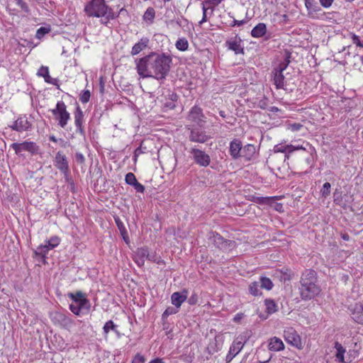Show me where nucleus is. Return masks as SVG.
<instances>
[{"mask_svg": "<svg viewBox=\"0 0 363 363\" xmlns=\"http://www.w3.org/2000/svg\"><path fill=\"white\" fill-rule=\"evenodd\" d=\"M224 342V337L222 335H217L211 340L206 348L209 354H213L216 352L221 350Z\"/></svg>", "mask_w": 363, "mask_h": 363, "instance_id": "obj_16", "label": "nucleus"}, {"mask_svg": "<svg viewBox=\"0 0 363 363\" xmlns=\"http://www.w3.org/2000/svg\"><path fill=\"white\" fill-rule=\"evenodd\" d=\"M155 17V9L152 7H148L143 15V20L151 24L152 23Z\"/></svg>", "mask_w": 363, "mask_h": 363, "instance_id": "obj_34", "label": "nucleus"}, {"mask_svg": "<svg viewBox=\"0 0 363 363\" xmlns=\"http://www.w3.org/2000/svg\"><path fill=\"white\" fill-rule=\"evenodd\" d=\"M150 363H164L162 359L156 358L150 362Z\"/></svg>", "mask_w": 363, "mask_h": 363, "instance_id": "obj_61", "label": "nucleus"}, {"mask_svg": "<svg viewBox=\"0 0 363 363\" xmlns=\"http://www.w3.org/2000/svg\"><path fill=\"white\" fill-rule=\"evenodd\" d=\"M189 153L191 155L194 161L199 166L206 167L210 164V156L204 151L194 147L191 148Z\"/></svg>", "mask_w": 363, "mask_h": 363, "instance_id": "obj_8", "label": "nucleus"}, {"mask_svg": "<svg viewBox=\"0 0 363 363\" xmlns=\"http://www.w3.org/2000/svg\"><path fill=\"white\" fill-rule=\"evenodd\" d=\"M11 147L16 155H21L22 152L26 151L33 155H37L40 150L39 146L32 141H24L20 143H14L11 145Z\"/></svg>", "mask_w": 363, "mask_h": 363, "instance_id": "obj_7", "label": "nucleus"}, {"mask_svg": "<svg viewBox=\"0 0 363 363\" xmlns=\"http://www.w3.org/2000/svg\"><path fill=\"white\" fill-rule=\"evenodd\" d=\"M243 317H244L243 313H237L235 315V317L233 318V320L235 322H238H238H240L243 318Z\"/></svg>", "mask_w": 363, "mask_h": 363, "instance_id": "obj_59", "label": "nucleus"}, {"mask_svg": "<svg viewBox=\"0 0 363 363\" xmlns=\"http://www.w3.org/2000/svg\"><path fill=\"white\" fill-rule=\"evenodd\" d=\"M75 158L77 162L83 163L85 160L84 156L81 152H77L75 154Z\"/></svg>", "mask_w": 363, "mask_h": 363, "instance_id": "obj_54", "label": "nucleus"}, {"mask_svg": "<svg viewBox=\"0 0 363 363\" xmlns=\"http://www.w3.org/2000/svg\"><path fill=\"white\" fill-rule=\"evenodd\" d=\"M268 348L273 352H279L284 349V345L280 338L273 337L269 340Z\"/></svg>", "mask_w": 363, "mask_h": 363, "instance_id": "obj_25", "label": "nucleus"}, {"mask_svg": "<svg viewBox=\"0 0 363 363\" xmlns=\"http://www.w3.org/2000/svg\"><path fill=\"white\" fill-rule=\"evenodd\" d=\"M54 165L62 174L67 177L69 172V163L65 155L59 151L56 153L54 159Z\"/></svg>", "mask_w": 363, "mask_h": 363, "instance_id": "obj_10", "label": "nucleus"}, {"mask_svg": "<svg viewBox=\"0 0 363 363\" xmlns=\"http://www.w3.org/2000/svg\"><path fill=\"white\" fill-rule=\"evenodd\" d=\"M305 6L308 11V15L311 18H317L318 13L322 11L315 0H305Z\"/></svg>", "mask_w": 363, "mask_h": 363, "instance_id": "obj_20", "label": "nucleus"}, {"mask_svg": "<svg viewBox=\"0 0 363 363\" xmlns=\"http://www.w3.org/2000/svg\"><path fill=\"white\" fill-rule=\"evenodd\" d=\"M149 43V39L147 38H143L136 43L132 48L131 55H136L143 51L147 46Z\"/></svg>", "mask_w": 363, "mask_h": 363, "instance_id": "obj_27", "label": "nucleus"}, {"mask_svg": "<svg viewBox=\"0 0 363 363\" xmlns=\"http://www.w3.org/2000/svg\"><path fill=\"white\" fill-rule=\"evenodd\" d=\"M16 2V4L18 5L22 11H23L25 13H28L29 9L27 4L23 1V0H14Z\"/></svg>", "mask_w": 363, "mask_h": 363, "instance_id": "obj_49", "label": "nucleus"}, {"mask_svg": "<svg viewBox=\"0 0 363 363\" xmlns=\"http://www.w3.org/2000/svg\"><path fill=\"white\" fill-rule=\"evenodd\" d=\"M203 114L202 109L197 106H194L192 107L189 111L188 119L198 125H200L203 121Z\"/></svg>", "mask_w": 363, "mask_h": 363, "instance_id": "obj_21", "label": "nucleus"}, {"mask_svg": "<svg viewBox=\"0 0 363 363\" xmlns=\"http://www.w3.org/2000/svg\"><path fill=\"white\" fill-rule=\"evenodd\" d=\"M267 33V26L264 23H259L251 30V35L255 38L263 37Z\"/></svg>", "mask_w": 363, "mask_h": 363, "instance_id": "obj_28", "label": "nucleus"}, {"mask_svg": "<svg viewBox=\"0 0 363 363\" xmlns=\"http://www.w3.org/2000/svg\"><path fill=\"white\" fill-rule=\"evenodd\" d=\"M300 283V294L303 300L313 299L321 291L320 287L317 284V276L314 270H307L303 273Z\"/></svg>", "mask_w": 363, "mask_h": 363, "instance_id": "obj_3", "label": "nucleus"}, {"mask_svg": "<svg viewBox=\"0 0 363 363\" xmlns=\"http://www.w3.org/2000/svg\"><path fill=\"white\" fill-rule=\"evenodd\" d=\"M209 138L204 131L200 130L193 129L189 135V140L194 143H203Z\"/></svg>", "mask_w": 363, "mask_h": 363, "instance_id": "obj_23", "label": "nucleus"}, {"mask_svg": "<svg viewBox=\"0 0 363 363\" xmlns=\"http://www.w3.org/2000/svg\"><path fill=\"white\" fill-rule=\"evenodd\" d=\"M189 292L184 289L182 291L174 292L171 296L172 303L177 308H179L182 304L186 301L188 298Z\"/></svg>", "mask_w": 363, "mask_h": 363, "instance_id": "obj_18", "label": "nucleus"}, {"mask_svg": "<svg viewBox=\"0 0 363 363\" xmlns=\"http://www.w3.org/2000/svg\"><path fill=\"white\" fill-rule=\"evenodd\" d=\"M32 126V121L26 116L18 117L10 127L17 132H23L29 130Z\"/></svg>", "mask_w": 363, "mask_h": 363, "instance_id": "obj_15", "label": "nucleus"}, {"mask_svg": "<svg viewBox=\"0 0 363 363\" xmlns=\"http://www.w3.org/2000/svg\"><path fill=\"white\" fill-rule=\"evenodd\" d=\"M261 286L259 282L254 281L249 286V291L252 296H260L262 292L260 291Z\"/></svg>", "mask_w": 363, "mask_h": 363, "instance_id": "obj_37", "label": "nucleus"}, {"mask_svg": "<svg viewBox=\"0 0 363 363\" xmlns=\"http://www.w3.org/2000/svg\"><path fill=\"white\" fill-rule=\"evenodd\" d=\"M132 186L134 187L135 190L137 192L143 193L145 191L144 186L142 184L139 183L138 180L134 183V184L132 185Z\"/></svg>", "mask_w": 363, "mask_h": 363, "instance_id": "obj_50", "label": "nucleus"}, {"mask_svg": "<svg viewBox=\"0 0 363 363\" xmlns=\"http://www.w3.org/2000/svg\"><path fill=\"white\" fill-rule=\"evenodd\" d=\"M303 125L301 123H291L289 125V129L293 132L298 131L301 129Z\"/></svg>", "mask_w": 363, "mask_h": 363, "instance_id": "obj_51", "label": "nucleus"}, {"mask_svg": "<svg viewBox=\"0 0 363 363\" xmlns=\"http://www.w3.org/2000/svg\"><path fill=\"white\" fill-rule=\"evenodd\" d=\"M138 74L143 78L166 79L172 59L165 53L151 52L135 61Z\"/></svg>", "mask_w": 363, "mask_h": 363, "instance_id": "obj_1", "label": "nucleus"}, {"mask_svg": "<svg viewBox=\"0 0 363 363\" xmlns=\"http://www.w3.org/2000/svg\"><path fill=\"white\" fill-rule=\"evenodd\" d=\"M52 249H50L49 244H48L46 242L45 244L39 245L36 250L35 251V254L37 256H40L43 258H45L48 252L51 250Z\"/></svg>", "mask_w": 363, "mask_h": 363, "instance_id": "obj_32", "label": "nucleus"}, {"mask_svg": "<svg viewBox=\"0 0 363 363\" xmlns=\"http://www.w3.org/2000/svg\"><path fill=\"white\" fill-rule=\"evenodd\" d=\"M284 337L286 342L291 345L301 348L302 346L300 336L293 328H287L284 331Z\"/></svg>", "mask_w": 363, "mask_h": 363, "instance_id": "obj_11", "label": "nucleus"}, {"mask_svg": "<svg viewBox=\"0 0 363 363\" xmlns=\"http://www.w3.org/2000/svg\"><path fill=\"white\" fill-rule=\"evenodd\" d=\"M319 1H320V4L324 8H329L333 2V0H319Z\"/></svg>", "mask_w": 363, "mask_h": 363, "instance_id": "obj_55", "label": "nucleus"}, {"mask_svg": "<svg viewBox=\"0 0 363 363\" xmlns=\"http://www.w3.org/2000/svg\"><path fill=\"white\" fill-rule=\"evenodd\" d=\"M145 362V357L143 355L138 354L134 357L132 363H144Z\"/></svg>", "mask_w": 363, "mask_h": 363, "instance_id": "obj_52", "label": "nucleus"}, {"mask_svg": "<svg viewBox=\"0 0 363 363\" xmlns=\"http://www.w3.org/2000/svg\"><path fill=\"white\" fill-rule=\"evenodd\" d=\"M37 75L43 77L45 82L48 84H50L52 85L57 84V79L52 78L50 76L49 68L47 66H41L40 69L38 70Z\"/></svg>", "mask_w": 363, "mask_h": 363, "instance_id": "obj_24", "label": "nucleus"}, {"mask_svg": "<svg viewBox=\"0 0 363 363\" xmlns=\"http://www.w3.org/2000/svg\"><path fill=\"white\" fill-rule=\"evenodd\" d=\"M45 242L49 244L50 249H54L60 245V239L57 236H53Z\"/></svg>", "mask_w": 363, "mask_h": 363, "instance_id": "obj_43", "label": "nucleus"}, {"mask_svg": "<svg viewBox=\"0 0 363 363\" xmlns=\"http://www.w3.org/2000/svg\"><path fill=\"white\" fill-rule=\"evenodd\" d=\"M256 153V147L254 145L247 144L242 147L240 158L245 162H250L255 158Z\"/></svg>", "mask_w": 363, "mask_h": 363, "instance_id": "obj_17", "label": "nucleus"}, {"mask_svg": "<svg viewBox=\"0 0 363 363\" xmlns=\"http://www.w3.org/2000/svg\"><path fill=\"white\" fill-rule=\"evenodd\" d=\"M84 119V113L80 107L78 106L74 112V124L77 128V130L81 133H84L82 123Z\"/></svg>", "mask_w": 363, "mask_h": 363, "instance_id": "obj_26", "label": "nucleus"}, {"mask_svg": "<svg viewBox=\"0 0 363 363\" xmlns=\"http://www.w3.org/2000/svg\"><path fill=\"white\" fill-rule=\"evenodd\" d=\"M49 140L52 142H54V143H57V139L56 138V137L55 135H50L49 137Z\"/></svg>", "mask_w": 363, "mask_h": 363, "instance_id": "obj_62", "label": "nucleus"}, {"mask_svg": "<svg viewBox=\"0 0 363 363\" xmlns=\"http://www.w3.org/2000/svg\"><path fill=\"white\" fill-rule=\"evenodd\" d=\"M291 147H292V148H291V153L295 150H306V147H304L303 145H291Z\"/></svg>", "mask_w": 363, "mask_h": 363, "instance_id": "obj_56", "label": "nucleus"}, {"mask_svg": "<svg viewBox=\"0 0 363 363\" xmlns=\"http://www.w3.org/2000/svg\"><path fill=\"white\" fill-rule=\"evenodd\" d=\"M90 308L91 303L87 298L74 300L69 306V310L76 315H81L82 313L88 312Z\"/></svg>", "mask_w": 363, "mask_h": 363, "instance_id": "obj_9", "label": "nucleus"}, {"mask_svg": "<svg viewBox=\"0 0 363 363\" xmlns=\"http://www.w3.org/2000/svg\"><path fill=\"white\" fill-rule=\"evenodd\" d=\"M125 181L126 184L132 186L137 181V179H136L135 176L134 175V174L129 172L125 175Z\"/></svg>", "mask_w": 363, "mask_h": 363, "instance_id": "obj_46", "label": "nucleus"}, {"mask_svg": "<svg viewBox=\"0 0 363 363\" xmlns=\"http://www.w3.org/2000/svg\"><path fill=\"white\" fill-rule=\"evenodd\" d=\"M226 48L235 52V55L244 54V47L242 40L238 36H235L225 41Z\"/></svg>", "mask_w": 363, "mask_h": 363, "instance_id": "obj_14", "label": "nucleus"}, {"mask_svg": "<svg viewBox=\"0 0 363 363\" xmlns=\"http://www.w3.org/2000/svg\"><path fill=\"white\" fill-rule=\"evenodd\" d=\"M357 46H359V47H361V48H363V41H359V43H358V45Z\"/></svg>", "mask_w": 363, "mask_h": 363, "instance_id": "obj_64", "label": "nucleus"}, {"mask_svg": "<svg viewBox=\"0 0 363 363\" xmlns=\"http://www.w3.org/2000/svg\"><path fill=\"white\" fill-rule=\"evenodd\" d=\"M335 348L336 350V360L338 361L339 363H345L344 355L346 352L345 349L342 347V345L340 343L337 342L335 343Z\"/></svg>", "mask_w": 363, "mask_h": 363, "instance_id": "obj_30", "label": "nucleus"}, {"mask_svg": "<svg viewBox=\"0 0 363 363\" xmlns=\"http://www.w3.org/2000/svg\"><path fill=\"white\" fill-rule=\"evenodd\" d=\"M352 318L357 323L363 325V305L362 303H355L350 308Z\"/></svg>", "mask_w": 363, "mask_h": 363, "instance_id": "obj_22", "label": "nucleus"}, {"mask_svg": "<svg viewBox=\"0 0 363 363\" xmlns=\"http://www.w3.org/2000/svg\"><path fill=\"white\" fill-rule=\"evenodd\" d=\"M330 184L329 182H325L323 188L321 189V194L323 196L327 197L330 194Z\"/></svg>", "mask_w": 363, "mask_h": 363, "instance_id": "obj_47", "label": "nucleus"}, {"mask_svg": "<svg viewBox=\"0 0 363 363\" xmlns=\"http://www.w3.org/2000/svg\"><path fill=\"white\" fill-rule=\"evenodd\" d=\"M52 113L58 126L65 128L71 119L70 113L67 109V106L63 101H58L54 108L50 110Z\"/></svg>", "mask_w": 363, "mask_h": 363, "instance_id": "obj_4", "label": "nucleus"}, {"mask_svg": "<svg viewBox=\"0 0 363 363\" xmlns=\"http://www.w3.org/2000/svg\"><path fill=\"white\" fill-rule=\"evenodd\" d=\"M223 0H206L202 3L203 17L199 21L201 25L207 21L208 19V10H210V16H212L214 12V8L219 5Z\"/></svg>", "mask_w": 363, "mask_h": 363, "instance_id": "obj_13", "label": "nucleus"}, {"mask_svg": "<svg viewBox=\"0 0 363 363\" xmlns=\"http://www.w3.org/2000/svg\"><path fill=\"white\" fill-rule=\"evenodd\" d=\"M291 145H284L283 143L277 144L274 146L273 151L275 153H291Z\"/></svg>", "mask_w": 363, "mask_h": 363, "instance_id": "obj_35", "label": "nucleus"}, {"mask_svg": "<svg viewBox=\"0 0 363 363\" xmlns=\"http://www.w3.org/2000/svg\"><path fill=\"white\" fill-rule=\"evenodd\" d=\"M179 308H173V307H168L162 313V319L167 318L168 316L176 314L178 312Z\"/></svg>", "mask_w": 363, "mask_h": 363, "instance_id": "obj_45", "label": "nucleus"}, {"mask_svg": "<svg viewBox=\"0 0 363 363\" xmlns=\"http://www.w3.org/2000/svg\"><path fill=\"white\" fill-rule=\"evenodd\" d=\"M209 240L216 247H222L224 242V239L217 233L211 232L209 233Z\"/></svg>", "mask_w": 363, "mask_h": 363, "instance_id": "obj_29", "label": "nucleus"}, {"mask_svg": "<svg viewBox=\"0 0 363 363\" xmlns=\"http://www.w3.org/2000/svg\"><path fill=\"white\" fill-rule=\"evenodd\" d=\"M50 317L54 324L67 330H70L74 325V322L71 318L60 311L50 313Z\"/></svg>", "mask_w": 363, "mask_h": 363, "instance_id": "obj_6", "label": "nucleus"}, {"mask_svg": "<svg viewBox=\"0 0 363 363\" xmlns=\"http://www.w3.org/2000/svg\"><path fill=\"white\" fill-rule=\"evenodd\" d=\"M84 12L89 17L101 18L100 21L104 25H107L110 21L117 18L105 0H91L84 6Z\"/></svg>", "mask_w": 363, "mask_h": 363, "instance_id": "obj_2", "label": "nucleus"}, {"mask_svg": "<svg viewBox=\"0 0 363 363\" xmlns=\"http://www.w3.org/2000/svg\"><path fill=\"white\" fill-rule=\"evenodd\" d=\"M269 197H258L257 199V203L259 204L267 203L268 201H269Z\"/></svg>", "mask_w": 363, "mask_h": 363, "instance_id": "obj_58", "label": "nucleus"}, {"mask_svg": "<svg viewBox=\"0 0 363 363\" xmlns=\"http://www.w3.org/2000/svg\"><path fill=\"white\" fill-rule=\"evenodd\" d=\"M351 38H352V43L354 44H355L356 45H357L358 43H359L360 39H359V37L357 35H356L354 33H352L351 34Z\"/></svg>", "mask_w": 363, "mask_h": 363, "instance_id": "obj_57", "label": "nucleus"}, {"mask_svg": "<svg viewBox=\"0 0 363 363\" xmlns=\"http://www.w3.org/2000/svg\"><path fill=\"white\" fill-rule=\"evenodd\" d=\"M115 220L117 227L121 233V235L123 237V240L125 242L126 244H129L130 240L125 225L119 218H116Z\"/></svg>", "mask_w": 363, "mask_h": 363, "instance_id": "obj_31", "label": "nucleus"}, {"mask_svg": "<svg viewBox=\"0 0 363 363\" xmlns=\"http://www.w3.org/2000/svg\"><path fill=\"white\" fill-rule=\"evenodd\" d=\"M50 32V28H47L45 27H40L37 30L36 32V38L38 39L42 38L45 34L48 33Z\"/></svg>", "mask_w": 363, "mask_h": 363, "instance_id": "obj_48", "label": "nucleus"}, {"mask_svg": "<svg viewBox=\"0 0 363 363\" xmlns=\"http://www.w3.org/2000/svg\"><path fill=\"white\" fill-rule=\"evenodd\" d=\"M260 286H261L262 289H264L267 290H271L273 288L274 284L269 278H267L265 277H260Z\"/></svg>", "mask_w": 363, "mask_h": 363, "instance_id": "obj_40", "label": "nucleus"}, {"mask_svg": "<svg viewBox=\"0 0 363 363\" xmlns=\"http://www.w3.org/2000/svg\"><path fill=\"white\" fill-rule=\"evenodd\" d=\"M228 16L232 20L230 22H225V24H228V26L231 27H234L235 26H242L245 23V21H238L234 18V17L231 15V13H228Z\"/></svg>", "mask_w": 363, "mask_h": 363, "instance_id": "obj_42", "label": "nucleus"}, {"mask_svg": "<svg viewBox=\"0 0 363 363\" xmlns=\"http://www.w3.org/2000/svg\"><path fill=\"white\" fill-rule=\"evenodd\" d=\"M104 333L106 336L108 333L111 330L114 332L115 333H118V331L117 330V325L113 323V320H108L107 321L104 327H103Z\"/></svg>", "mask_w": 363, "mask_h": 363, "instance_id": "obj_33", "label": "nucleus"}, {"mask_svg": "<svg viewBox=\"0 0 363 363\" xmlns=\"http://www.w3.org/2000/svg\"><path fill=\"white\" fill-rule=\"evenodd\" d=\"M342 238L345 240H349L350 236L347 234H342Z\"/></svg>", "mask_w": 363, "mask_h": 363, "instance_id": "obj_63", "label": "nucleus"}, {"mask_svg": "<svg viewBox=\"0 0 363 363\" xmlns=\"http://www.w3.org/2000/svg\"><path fill=\"white\" fill-rule=\"evenodd\" d=\"M175 46L180 51H186L189 48L188 40L184 38H179L175 43Z\"/></svg>", "mask_w": 363, "mask_h": 363, "instance_id": "obj_38", "label": "nucleus"}, {"mask_svg": "<svg viewBox=\"0 0 363 363\" xmlns=\"http://www.w3.org/2000/svg\"><path fill=\"white\" fill-rule=\"evenodd\" d=\"M242 147V142L238 139H234L230 143L229 153L233 160L240 158Z\"/></svg>", "mask_w": 363, "mask_h": 363, "instance_id": "obj_19", "label": "nucleus"}, {"mask_svg": "<svg viewBox=\"0 0 363 363\" xmlns=\"http://www.w3.org/2000/svg\"><path fill=\"white\" fill-rule=\"evenodd\" d=\"M134 259L138 266H143L144 264L145 260V259L138 258L135 257Z\"/></svg>", "mask_w": 363, "mask_h": 363, "instance_id": "obj_60", "label": "nucleus"}, {"mask_svg": "<svg viewBox=\"0 0 363 363\" xmlns=\"http://www.w3.org/2000/svg\"><path fill=\"white\" fill-rule=\"evenodd\" d=\"M264 305L268 314H272L277 311V305L272 299H266Z\"/></svg>", "mask_w": 363, "mask_h": 363, "instance_id": "obj_36", "label": "nucleus"}, {"mask_svg": "<svg viewBox=\"0 0 363 363\" xmlns=\"http://www.w3.org/2000/svg\"><path fill=\"white\" fill-rule=\"evenodd\" d=\"M68 296L72 299V301H74V300H81L83 298H87L86 296V294L83 292L79 291L76 293H69L68 294Z\"/></svg>", "mask_w": 363, "mask_h": 363, "instance_id": "obj_41", "label": "nucleus"}, {"mask_svg": "<svg viewBox=\"0 0 363 363\" xmlns=\"http://www.w3.org/2000/svg\"><path fill=\"white\" fill-rule=\"evenodd\" d=\"M288 62L280 64L279 67L275 69L274 76V84L277 89H286L285 80L283 72L286 69Z\"/></svg>", "mask_w": 363, "mask_h": 363, "instance_id": "obj_12", "label": "nucleus"}, {"mask_svg": "<svg viewBox=\"0 0 363 363\" xmlns=\"http://www.w3.org/2000/svg\"><path fill=\"white\" fill-rule=\"evenodd\" d=\"M249 335L247 333L239 335L233 342L225 357L226 363H230L233 358L242 350Z\"/></svg>", "mask_w": 363, "mask_h": 363, "instance_id": "obj_5", "label": "nucleus"}, {"mask_svg": "<svg viewBox=\"0 0 363 363\" xmlns=\"http://www.w3.org/2000/svg\"><path fill=\"white\" fill-rule=\"evenodd\" d=\"M135 257L145 259H151L150 257L149 252L147 247H140L138 248L135 255Z\"/></svg>", "mask_w": 363, "mask_h": 363, "instance_id": "obj_39", "label": "nucleus"}, {"mask_svg": "<svg viewBox=\"0 0 363 363\" xmlns=\"http://www.w3.org/2000/svg\"><path fill=\"white\" fill-rule=\"evenodd\" d=\"M91 97L89 90H84L79 95V100L82 104H86Z\"/></svg>", "mask_w": 363, "mask_h": 363, "instance_id": "obj_44", "label": "nucleus"}, {"mask_svg": "<svg viewBox=\"0 0 363 363\" xmlns=\"http://www.w3.org/2000/svg\"><path fill=\"white\" fill-rule=\"evenodd\" d=\"M145 152L143 150L142 147H139L138 148L135 149V152H134V155H133V160L135 162H137V160H138V157L143 154Z\"/></svg>", "mask_w": 363, "mask_h": 363, "instance_id": "obj_53", "label": "nucleus"}]
</instances>
